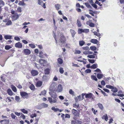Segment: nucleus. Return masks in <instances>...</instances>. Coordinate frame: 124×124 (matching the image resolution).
Returning <instances> with one entry per match:
<instances>
[{
	"label": "nucleus",
	"mask_w": 124,
	"mask_h": 124,
	"mask_svg": "<svg viewBox=\"0 0 124 124\" xmlns=\"http://www.w3.org/2000/svg\"><path fill=\"white\" fill-rule=\"evenodd\" d=\"M97 105L99 108L102 110L103 109L102 104L101 103H99L97 104Z\"/></svg>",
	"instance_id": "obj_21"
},
{
	"label": "nucleus",
	"mask_w": 124,
	"mask_h": 124,
	"mask_svg": "<svg viewBox=\"0 0 124 124\" xmlns=\"http://www.w3.org/2000/svg\"><path fill=\"white\" fill-rule=\"evenodd\" d=\"M79 104L78 103H75L73 104V107H74L77 108L79 106Z\"/></svg>",
	"instance_id": "obj_36"
},
{
	"label": "nucleus",
	"mask_w": 124,
	"mask_h": 124,
	"mask_svg": "<svg viewBox=\"0 0 124 124\" xmlns=\"http://www.w3.org/2000/svg\"><path fill=\"white\" fill-rule=\"evenodd\" d=\"M23 52L24 54L26 55H29L31 53L30 50L28 49H24Z\"/></svg>",
	"instance_id": "obj_6"
},
{
	"label": "nucleus",
	"mask_w": 124,
	"mask_h": 124,
	"mask_svg": "<svg viewBox=\"0 0 124 124\" xmlns=\"http://www.w3.org/2000/svg\"><path fill=\"white\" fill-rule=\"evenodd\" d=\"M60 5L59 4H56L55 5V8L56 9L58 10L60 9Z\"/></svg>",
	"instance_id": "obj_31"
},
{
	"label": "nucleus",
	"mask_w": 124,
	"mask_h": 124,
	"mask_svg": "<svg viewBox=\"0 0 124 124\" xmlns=\"http://www.w3.org/2000/svg\"><path fill=\"white\" fill-rule=\"evenodd\" d=\"M87 57L90 58H95V56L93 55H88Z\"/></svg>",
	"instance_id": "obj_44"
},
{
	"label": "nucleus",
	"mask_w": 124,
	"mask_h": 124,
	"mask_svg": "<svg viewBox=\"0 0 124 124\" xmlns=\"http://www.w3.org/2000/svg\"><path fill=\"white\" fill-rule=\"evenodd\" d=\"M11 116L12 118L13 119H15L16 117V116L14 115L13 113H12L11 114Z\"/></svg>",
	"instance_id": "obj_41"
},
{
	"label": "nucleus",
	"mask_w": 124,
	"mask_h": 124,
	"mask_svg": "<svg viewBox=\"0 0 124 124\" xmlns=\"http://www.w3.org/2000/svg\"><path fill=\"white\" fill-rule=\"evenodd\" d=\"M20 110L24 114H27L28 113V111L24 109H20Z\"/></svg>",
	"instance_id": "obj_26"
},
{
	"label": "nucleus",
	"mask_w": 124,
	"mask_h": 124,
	"mask_svg": "<svg viewBox=\"0 0 124 124\" xmlns=\"http://www.w3.org/2000/svg\"><path fill=\"white\" fill-rule=\"evenodd\" d=\"M83 49L84 50H89V48L88 46H85L83 47Z\"/></svg>",
	"instance_id": "obj_62"
},
{
	"label": "nucleus",
	"mask_w": 124,
	"mask_h": 124,
	"mask_svg": "<svg viewBox=\"0 0 124 124\" xmlns=\"http://www.w3.org/2000/svg\"><path fill=\"white\" fill-rule=\"evenodd\" d=\"M60 41L62 43H64L65 41V39L63 35L62 34L60 38Z\"/></svg>",
	"instance_id": "obj_12"
},
{
	"label": "nucleus",
	"mask_w": 124,
	"mask_h": 124,
	"mask_svg": "<svg viewBox=\"0 0 124 124\" xmlns=\"http://www.w3.org/2000/svg\"><path fill=\"white\" fill-rule=\"evenodd\" d=\"M89 30L88 29H83V32H84L85 33H87L89 32Z\"/></svg>",
	"instance_id": "obj_55"
},
{
	"label": "nucleus",
	"mask_w": 124,
	"mask_h": 124,
	"mask_svg": "<svg viewBox=\"0 0 124 124\" xmlns=\"http://www.w3.org/2000/svg\"><path fill=\"white\" fill-rule=\"evenodd\" d=\"M102 118L103 119H105L106 121H107L108 119V116L107 114H105L102 117Z\"/></svg>",
	"instance_id": "obj_19"
},
{
	"label": "nucleus",
	"mask_w": 124,
	"mask_h": 124,
	"mask_svg": "<svg viewBox=\"0 0 124 124\" xmlns=\"http://www.w3.org/2000/svg\"><path fill=\"white\" fill-rule=\"evenodd\" d=\"M5 101L6 102H10L11 101L10 97H7V98L6 99Z\"/></svg>",
	"instance_id": "obj_34"
},
{
	"label": "nucleus",
	"mask_w": 124,
	"mask_h": 124,
	"mask_svg": "<svg viewBox=\"0 0 124 124\" xmlns=\"http://www.w3.org/2000/svg\"><path fill=\"white\" fill-rule=\"evenodd\" d=\"M5 38L6 39H10L12 38V36L10 35H6L4 36Z\"/></svg>",
	"instance_id": "obj_24"
},
{
	"label": "nucleus",
	"mask_w": 124,
	"mask_h": 124,
	"mask_svg": "<svg viewBox=\"0 0 124 124\" xmlns=\"http://www.w3.org/2000/svg\"><path fill=\"white\" fill-rule=\"evenodd\" d=\"M20 117L24 119H25V116L22 113L21 114Z\"/></svg>",
	"instance_id": "obj_63"
},
{
	"label": "nucleus",
	"mask_w": 124,
	"mask_h": 124,
	"mask_svg": "<svg viewBox=\"0 0 124 124\" xmlns=\"http://www.w3.org/2000/svg\"><path fill=\"white\" fill-rule=\"evenodd\" d=\"M39 62L41 66H46L47 63L46 61L42 59H40L39 61Z\"/></svg>",
	"instance_id": "obj_2"
},
{
	"label": "nucleus",
	"mask_w": 124,
	"mask_h": 124,
	"mask_svg": "<svg viewBox=\"0 0 124 124\" xmlns=\"http://www.w3.org/2000/svg\"><path fill=\"white\" fill-rule=\"evenodd\" d=\"M85 42L83 41H80L79 42V45L81 46H82L85 44Z\"/></svg>",
	"instance_id": "obj_30"
},
{
	"label": "nucleus",
	"mask_w": 124,
	"mask_h": 124,
	"mask_svg": "<svg viewBox=\"0 0 124 124\" xmlns=\"http://www.w3.org/2000/svg\"><path fill=\"white\" fill-rule=\"evenodd\" d=\"M89 13L92 16H94V15L93 13V11L92 10H89Z\"/></svg>",
	"instance_id": "obj_61"
},
{
	"label": "nucleus",
	"mask_w": 124,
	"mask_h": 124,
	"mask_svg": "<svg viewBox=\"0 0 124 124\" xmlns=\"http://www.w3.org/2000/svg\"><path fill=\"white\" fill-rule=\"evenodd\" d=\"M93 96L92 94L90 93L88 94H86L85 97L86 98H91Z\"/></svg>",
	"instance_id": "obj_15"
},
{
	"label": "nucleus",
	"mask_w": 124,
	"mask_h": 124,
	"mask_svg": "<svg viewBox=\"0 0 124 124\" xmlns=\"http://www.w3.org/2000/svg\"><path fill=\"white\" fill-rule=\"evenodd\" d=\"M90 49L92 51H95L96 49V47L95 46H92L90 47Z\"/></svg>",
	"instance_id": "obj_39"
},
{
	"label": "nucleus",
	"mask_w": 124,
	"mask_h": 124,
	"mask_svg": "<svg viewBox=\"0 0 124 124\" xmlns=\"http://www.w3.org/2000/svg\"><path fill=\"white\" fill-rule=\"evenodd\" d=\"M38 3L39 4L42 5L43 4V2L42 0H38Z\"/></svg>",
	"instance_id": "obj_47"
},
{
	"label": "nucleus",
	"mask_w": 124,
	"mask_h": 124,
	"mask_svg": "<svg viewBox=\"0 0 124 124\" xmlns=\"http://www.w3.org/2000/svg\"><path fill=\"white\" fill-rule=\"evenodd\" d=\"M20 94L22 97L24 99L27 98L28 96V94L25 92H21Z\"/></svg>",
	"instance_id": "obj_4"
},
{
	"label": "nucleus",
	"mask_w": 124,
	"mask_h": 124,
	"mask_svg": "<svg viewBox=\"0 0 124 124\" xmlns=\"http://www.w3.org/2000/svg\"><path fill=\"white\" fill-rule=\"evenodd\" d=\"M77 24L78 26V27H80L81 26V24L78 20H77Z\"/></svg>",
	"instance_id": "obj_27"
},
{
	"label": "nucleus",
	"mask_w": 124,
	"mask_h": 124,
	"mask_svg": "<svg viewBox=\"0 0 124 124\" xmlns=\"http://www.w3.org/2000/svg\"><path fill=\"white\" fill-rule=\"evenodd\" d=\"M5 49L6 50H9L12 48V47L9 45H6L5 47Z\"/></svg>",
	"instance_id": "obj_42"
},
{
	"label": "nucleus",
	"mask_w": 124,
	"mask_h": 124,
	"mask_svg": "<svg viewBox=\"0 0 124 124\" xmlns=\"http://www.w3.org/2000/svg\"><path fill=\"white\" fill-rule=\"evenodd\" d=\"M12 24V22L10 20H8L6 23V25H11Z\"/></svg>",
	"instance_id": "obj_43"
},
{
	"label": "nucleus",
	"mask_w": 124,
	"mask_h": 124,
	"mask_svg": "<svg viewBox=\"0 0 124 124\" xmlns=\"http://www.w3.org/2000/svg\"><path fill=\"white\" fill-rule=\"evenodd\" d=\"M91 78L93 80H95V81H97V79L96 78V77L93 75H92L91 76Z\"/></svg>",
	"instance_id": "obj_46"
},
{
	"label": "nucleus",
	"mask_w": 124,
	"mask_h": 124,
	"mask_svg": "<svg viewBox=\"0 0 124 124\" xmlns=\"http://www.w3.org/2000/svg\"><path fill=\"white\" fill-rule=\"evenodd\" d=\"M106 87L107 88L111 89H112L113 88V86L109 85H106Z\"/></svg>",
	"instance_id": "obj_53"
},
{
	"label": "nucleus",
	"mask_w": 124,
	"mask_h": 124,
	"mask_svg": "<svg viewBox=\"0 0 124 124\" xmlns=\"http://www.w3.org/2000/svg\"><path fill=\"white\" fill-rule=\"evenodd\" d=\"M18 4L20 5L24 6L25 5V4L23 1H20L18 3Z\"/></svg>",
	"instance_id": "obj_38"
},
{
	"label": "nucleus",
	"mask_w": 124,
	"mask_h": 124,
	"mask_svg": "<svg viewBox=\"0 0 124 124\" xmlns=\"http://www.w3.org/2000/svg\"><path fill=\"white\" fill-rule=\"evenodd\" d=\"M19 18L18 15L17 14H15L12 17L13 21H15L18 19Z\"/></svg>",
	"instance_id": "obj_11"
},
{
	"label": "nucleus",
	"mask_w": 124,
	"mask_h": 124,
	"mask_svg": "<svg viewBox=\"0 0 124 124\" xmlns=\"http://www.w3.org/2000/svg\"><path fill=\"white\" fill-rule=\"evenodd\" d=\"M70 31L71 33L72 36L73 37H74L76 33V32L74 30L72 29H70Z\"/></svg>",
	"instance_id": "obj_16"
},
{
	"label": "nucleus",
	"mask_w": 124,
	"mask_h": 124,
	"mask_svg": "<svg viewBox=\"0 0 124 124\" xmlns=\"http://www.w3.org/2000/svg\"><path fill=\"white\" fill-rule=\"evenodd\" d=\"M29 46L32 48H34L35 47V46L34 45L32 44H29Z\"/></svg>",
	"instance_id": "obj_45"
},
{
	"label": "nucleus",
	"mask_w": 124,
	"mask_h": 124,
	"mask_svg": "<svg viewBox=\"0 0 124 124\" xmlns=\"http://www.w3.org/2000/svg\"><path fill=\"white\" fill-rule=\"evenodd\" d=\"M14 39L15 40L17 41H19L20 40V38L17 36L15 37H14Z\"/></svg>",
	"instance_id": "obj_59"
},
{
	"label": "nucleus",
	"mask_w": 124,
	"mask_h": 124,
	"mask_svg": "<svg viewBox=\"0 0 124 124\" xmlns=\"http://www.w3.org/2000/svg\"><path fill=\"white\" fill-rule=\"evenodd\" d=\"M90 42L94 44H96L98 42V41L96 39H92L90 40Z\"/></svg>",
	"instance_id": "obj_17"
},
{
	"label": "nucleus",
	"mask_w": 124,
	"mask_h": 124,
	"mask_svg": "<svg viewBox=\"0 0 124 124\" xmlns=\"http://www.w3.org/2000/svg\"><path fill=\"white\" fill-rule=\"evenodd\" d=\"M45 73L46 74H48L49 73V69H47L45 70Z\"/></svg>",
	"instance_id": "obj_37"
},
{
	"label": "nucleus",
	"mask_w": 124,
	"mask_h": 124,
	"mask_svg": "<svg viewBox=\"0 0 124 124\" xmlns=\"http://www.w3.org/2000/svg\"><path fill=\"white\" fill-rule=\"evenodd\" d=\"M3 122L4 123V124H8L9 123V119H4L0 121L1 123H2Z\"/></svg>",
	"instance_id": "obj_10"
},
{
	"label": "nucleus",
	"mask_w": 124,
	"mask_h": 124,
	"mask_svg": "<svg viewBox=\"0 0 124 124\" xmlns=\"http://www.w3.org/2000/svg\"><path fill=\"white\" fill-rule=\"evenodd\" d=\"M15 46L16 47L21 48L23 46L21 43L19 42L15 44Z\"/></svg>",
	"instance_id": "obj_9"
},
{
	"label": "nucleus",
	"mask_w": 124,
	"mask_h": 124,
	"mask_svg": "<svg viewBox=\"0 0 124 124\" xmlns=\"http://www.w3.org/2000/svg\"><path fill=\"white\" fill-rule=\"evenodd\" d=\"M31 73L33 76H36L38 75V71L35 70H32L31 72Z\"/></svg>",
	"instance_id": "obj_8"
},
{
	"label": "nucleus",
	"mask_w": 124,
	"mask_h": 124,
	"mask_svg": "<svg viewBox=\"0 0 124 124\" xmlns=\"http://www.w3.org/2000/svg\"><path fill=\"white\" fill-rule=\"evenodd\" d=\"M56 87V84L54 82H53L50 86V89L51 90H53Z\"/></svg>",
	"instance_id": "obj_13"
},
{
	"label": "nucleus",
	"mask_w": 124,
	"mask_h": 124,
	"mask_svg": "<svg viewBox=\"0 0 124 124\" xmlns=\"http://www.w3.org/2000/svg\"><path fill=\"white\" fill-rule=\"evenodd\" d=\"M15 100L17 101H18L20 100L19 97L17 96H16L15 97Z\"/></svg>",
	"instance_id": "obj_64"
},
{
	"label": "nucleus",
	"mask_w": 124,
	"mask_h": 124,
	"mask_svg": "<svg viewBox=\"0 0 124 124\" xmlns=\"http://www.w3.org/2000/svg\"><path fill=\"white\" fill-rule=\"evenodd\" d=\"M111 91L115 93L117 92L118 91L116 87H113V88L112 89Z\"/></svg>",
	"instance_id": "obj_35"
},
{
	"label": "nucleus",
	"mask_w": 124,
	"mask_h": 124,
	"mask_svg": "<svg viewBox=\"0 0 124 124\" xmlns=\"http://www.w3.org/2000/svg\"><path fill=\"white\" fill-rule=\"evenodd\" d=\"M42 84V81H38L36 85L37 87H40L41 86Z\"/></svg>",
	"instance_id": "obj_14"
},
{
	"label": "nucleus",
	"mask_w": 124,
	"mask_h": 124,
	"mask_svg": "<svg viewBox=\"0 0 124 124\" xmlns=\"http://www.w3.org/2000/svg\"><path fill=\"white\" fill-rule=\"evenodd\" d=\"M69 93L70 94L72 95H74V92L71 89H70L69 90Z\"/></svg>",
	"instance_id": "obj_51"
},
{
	"label": "nucleus",
	"mask_w": 124,
	"mask_h": 124,
	"mask_svg": "<svg viewBox=\"0 0 124 124\" xmlns=\"http://www.w3.org/2000/svg\"><path fill=\"white\" fill-rule=\"evenodd\" d=\"M51 109L55 112H56L58 111V110H59L58 108H56L54 107H52L51 108Z\"/></svg>",
	"instance_id": "obj_33"
},
{
	"label": "nucleus",
	"mask_w": 124,
	"mask_h": 124,
	"mask_svg": "<svg viewBox=\"0 0 124 124\" xmlns=\"http://www.w3.org/2000/svg\"><path fill=\"white\" fill-rule=\"evenodd\" d=\"M7 93L8 95L12 96L13 95V93L11 90L10 89H8L7 90Z\"/></svg>",
	"instance_id": "obj_18"
},
{
	"label": "nucleus",
	"mask_w": 124,
	"mask_h": 124,
	"mask_svg": "<svg viewBox=\"0 0 124 124\" xmlns=\"http://www.w3.org/2000/svg\"><path fill=\"white\" fill-rule=\"evenodd\" d=\"M48 98L49 102L51 104H52L55 103H57L58 100V98H53V99L51 97H48Z\"/></svg>",
	"instance_id": "obj_1"
},
{
	"label": "nucleus",
	"mask_w": 124,
	"mask_h": 124,
	"mask_svg": "<svg viewBox=\"0 0 124 124\" xmlns=\"http://www.w3.org/2000/svg\"><path fill=\"white\" fill-rule=\"evenodd\" d=\"M4 2L2 0H0V6L2 7L5 5Z\"/></svg>",
	"instance_id": "obj_28"
},
{
	"label": "nucleus",
	"mask_w": 124,
	"mask_h": 124,
	"mask_svg": "<svg viewBox=\"0 0 124 124\" xmlns=\"http://www.w3.org/2000/svg\"><path fill=\"white\" fill-rule=\"evenodd\" d=\"M83 53L85 55L89 54H92L93 52L89 51H85Z\"/></svg>",
	"instance_id": "obj_20"
},
{
	"label": "nucleus",
	"mask_w": 124,
	"mask_h": 124,
	"mask_svg": "<svg viewBox=\"0 0 124 124\" xmlns=\"http://www.w3.org/2000/svg\"><path fill=\"white\" fill-rule=\"evenodd\" d=\"M64 70L62 68H60L59 69V72L61 73L62 74L64 72Z\"/></svg>",
	"instance_id": "obj_56"
},
{
	"label": "nucleus",
	"mask_w": 124,
	"mask_h": 124,
	"mask_svg": "<svg viewBox=\"0 0 124 124\" xmlns=\"http://www.w3.org/2000/svg\"><path fill=\"white\" fill-rule=\"evenodd\" d=\"M97 77L99 79L103 77V75L99 73H98L97 75Z\"/></svg>",
	"instance_id": "obj_25"
},
{
	"label": "nucleus",
	"mask_w": 124,
	"mask_h": 124,
	"mask_svg": "<svg viewBox=\"0 0 124 124\" xmlns=\"http://www.w3.org/2000/svg\"><path fill=\"white\" fill-rule=\"evenodd\" d=\"M88 61H89V62L92 63H94L95 62V60H94L93 59H88Z\"/></svg>",
	"instance_id": "obj_58"
},
{
	"label": "nucleus",
	"mask_w": 124,
	"mask_h": 124,
	"mask_svg": "<svg viewBox=\"0 0 124 124\" xmlns=\"http://www.w3.org/2000/svg\"><path fill=\"white\" fill-rule=\"evenodd\" d=\"M42 106H43L44 108H46L48 106L47 104L45 103H42Z\"/></svg>",
	"instance_id": "obj_60"
},
{
	"label": "nucleus",
	"mask_w": 124,
	"mask_h": 124,
	"mask_svg": "<svg viewBox=\"0 0 124 124\" xmlns=\"http://www.w3.org/2000/svg\"><path fill=\"white\" fill-rule=\"evenodd\" d=\"M14 113L15 115L18 116H20L22 114V113H21L20 112L19 113L17 112H14Z\"/></svg>",
	"instance_id": "obj_57"
},
{
	"label": "nucleus",
	"mask_w": 124,
	"mask_h": 124,
	"mask_svg": "<svg viewBox=\"0 0 124 124\" xmlns=\"http://www.w3.org/2000/svg\"><path fill=\"white\" fill-rule=\"evenodd\" d=\"M85 4L86 5V6L87 7V8H92V7L89 5V4L87 3H85Z\"/></svg>",
	"instance_id": "obj_40"
},
{
	"label": "nucleus",
	"mask_w": 124,
	"mask_h": 124,
	"mask_svg": "<svg viewBox=\"0 0 124 124\" xmlns=\"http://www.w3.org/2000/svg\"><path fill=\"white\" fill-rule=\"evenodd\" d=\"M30 88L32 90H34L35 88V87L34 85L33 84H31L30 87Z\"/></svg>",
	"instance_id": "obj_52"
},
{
	"label": "nucleus",
	"mask_w": 124,
	"mask_h": 124,
	"mask_svg": "<svg viewBox=\"0 0 124 124\" xmlns=\"http://www.w3.org/2000/svg\"><path fill=\"white\" fill-rule=\"evenodd\" d=\"M81 53V52L79 50H76L74 52V53L75 54H80Z\"/></svg>",
	"instance_id": "obj_50"
},
{
	"label": "nucleus",
	"mask_w": 124,
	"mask_h": 124,
	"mask_svg": "<svg viewBox=\"0 0 124 124\" xmlns=\"http://www.w3.org/2000/svg\"><path fill=\"white\" fill-rule=\"evenodd\" d=\"M72 112L73 114L75 116H78L79 115V111H78L76 110L73 109L72 110Z\"/></svg>",
	"instance_id": "obj_3"
},
{
	"label": "nucleus",
	"mask_w": 124,
	"mask_h": 124,
	"mask_svg": "<svg viewBox=\"0 0 124 124\" xmlns=\"http://www.w3.org/2000/svg\"><path fill=\"white\" fill-rule=\"evenodd\" d=\"M97 66V64H94L91 67V68L92 69H95L96 68Z\"/></svg>",
	"instance_id": "obj_32"
},
{
	"label": "nucleus",
	"mask_w": 124,
	"mask_h": 124,
	"mask_svg": "<svg viewBox=\"0 0 124 124\" xmlns=\"http://www.w3.org/2000/svg\"><path fill=\"white\" fill-rule=\"evenodd\" d=\"M58 63L60 64H62L63 63L62 60L60 58L58 59Z\"/></svg>",
	"instance_id": "obj_29"
},
{
	"label": "nucleus",
	"mask_w": 124,
	"mask_h": 124,
	"mask_svg": "<svg viewBox=\"0 0 124 124\" xmlns=\"http://www.w3.org/2000/svg\"><path fill=\"white\" fill-rule=\"evenodd\" d=\"M11 87L12 90L13 91L15 92L17 91L16 88L15 86L12 85H11Z\"/></svg>",
	"instance_id": "obj_23"
},
{
	"label": "nucleus",
	"mask_w": 124,
	"mask_h": 124,
	"mask_svg": "<svg viewBox=\"0 0 124 124\" xmlns=\"http://www.w3.org/2000/svg\"><path fill=\"white\" fill-rule=\"evenodd\" d=\"M39 57L41 58H44V55H43V52L42 51H40L39 53Z\"/></svg>",
	"instance_id": "obj_22"
},
{
	"label": "nucleus",
	"mask_w": 124,
	"mask_h": 124,
	"mask_svg": "<svg viewBox=\"0 0 124 124\" xmlns=\"http://www.w3.org/2000/svg\"><path fill=\"white\" fill-rule=\"evenodd\" d=\"M51 96V97L53 98H57V95L55 92L52 91L49 92Z\"/></svg>",
	"instance_id": "obj_7"
},
{
	"label": "nucleus",
	"mask_w": 124,
	"mask_h": 124,
	"mask_svg": "<svg viewBox=\"0 0 124 124\" xmlns=\"http://www.w3.org/2000/svg\"><path fill=\"white\" fill-rule=\"evenodd\" d=\"M63 90V87L62 85L59 84L58 86L56 91L58 92H61Z\"/></svg>",
	"instance_id": "obj_5"
},
{
	"label": "nucleus",
	"mask_w": 124,
	"mask_h": 124,
	"mask_svg": "<svg viewBox=\"0 0 124 124\" xmlns=\"http://www.w3.org/2000/svg\"><path fill=\"white\" fill-rule=\"evenodd\" d=\"M17 11L19 12H22V10L21 7H18L17 9Z\"/></svg>",
	"instance_id": "obj_49"
},
{
	"label": "nucleus",
	"mask_w": 124,
	"mask_h": 124,
	"mask_svg": "<svg viewBox=\"0 0 124 124\" xmlns=\"http://www.w3.org/2000/svg\"><path fill=\"white\" fill-rule=\"evenodd\" d=\"M37 115L36 114H32L30 115V116L32 118H33L34 117H36Z\"/></svg>",
	"instance_id": "obj_48"
},
{
	"label": "nucleus",
	"mask_w": 124,
	"mask_h": 124,
	"mask_svg": "<svg viewBox=\"0 0 124 124\" xmlns=\"http://www.w3.org/2000/svg\"><path fill=\"white\" fill-rule=\"evenodd\" d=\"M83 32V29H79L78 30V34H81Z\"/></svg>",
	"instance_id": "obj_54"
}]
</instances>
